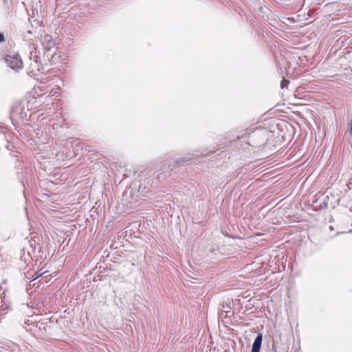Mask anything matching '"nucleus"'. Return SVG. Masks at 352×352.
<instances>
[{
    "mask_svg": "<svg viewBox=\"0 0 352 352\" xmlns=\"http://www.w3.org/2000/svg\"><path fill=\"white\" fill-rule=\"evenodd\" d=\"M270 135V132L265 128H257L248 133V143L253 147H261L265 145Z\"/></svg>",
    "mask_w": 352,
    "mask_h": 352,
    "instance_id": "obj_1",
    "label": "nucleus"
},
{
    "mask_svg": "<svg viewBox=\"0 0 352 352\" xmlns=\"http://www.w3.org/2000/svg\"><path fill=\"white\" fill-rule=\"evenodd\" d=\"M44 85L41 86V89H43L44 88Z\"/></svg>",
    "mask_w": 352,
    "mask_h": 352,
    "instance_id": "obj_11",
    "label": "nucleus"
},
{
    "mask_svg": "<svg viewBox=\"0 0 352 352\" xmlns=\"http://www.w3.org/2000/svg\"><path fill=\"white\" fill-rule=\"evenodd\" d=\"M263 340V335L258 333L253 342L251 352H260Z\"/></svg>",
    "mask_w": 352,
    "mask_h": 352,
    "instance_id": "obj_3",
    "label": "nucleus"
},
{
    "mask_svg": "<svg viewBox=\"0 0 352 352\" xmlns=\"http://www.w3.org/2000/svg\"><path fill=\"white\" fill-rule=\"evenodd\" d=\"M37 56H35V60L30 63V72L33 75H38L41 71V65L38 63Z\"/></svg>",
    "mask_w": 352,
    "mask_h": 352,
    "instance_id": "obj_4",
    "label": "nucleus"
},
{
    "mask_svg": "<svg viewBox=\"0 0 352 352\" xmlns=\"http://www.w3.org/2000/svg\"><path fill=\"white\" fill-rule=\"evenodd\" d=\"M42 275V273H38V272L35 273L34 276L32 277V280H36L38 277H40Z\"/></svg>",
    "mask_w": 352,
    "mask_h": 352,
    "instance_id": "obj_8",
    "label": "nucleus"
},
{
    "mask_svg": "<svg viewBox=\"0 0 352 352\" xmlns=\"http://www.w3.org/2000/svg\"><path fill=\"white\" fill-rule=\"evenodd\" d=\"M289 83V81L288 80L283 78L280 82V88L281 89L287 88Z\"/></svg>",
    "mask_w": 352,
    "mask_h": 352,
    "instance_id": "obj_7",
    "label": "nucleus"
},
{
    "mask_svg": "<svg viewBox=\"0 0 352 352\" xmlns=\"http://www.w3.org/2000/svg\"><path fill=\"white\" fill-rule=\"evenodd\" d=\"M192 159V157H184L177 158V160H174V161L176 164H182L184 162H187L191 160Z\"/></svg>",
    "mask_w": 352,
    "mask_h": 352,
    "instance_id": "obj_6",
    "label": "nucleus"
},
{
    "mask_svg": "<svg viewBox=\"0 0 352 352\" xmlns=\"http://www.w3.org/2000/svg\"><path fill=\"white\" fill-rule=\"evenodd\" d=\"M5 41V36L3 33H0V43Z\"/></svg>",
    "mask_w": 352,
    "mask_h": 352,
    "instance_id": "obj_9",
    "label": "nucleus"
},
{
    "mask_svg": "<svg viewBox=\"0 0 352 352\" xmlns=\"http://www.w3.org/2000/svg\"><path fill=\"white\" fill-rule=\"evenodd\" d=\"M28 34H32V31H31V30H28Z\"/></svg>",
    "mask_w": 352,
    "mask_h": 352,
    "instance_id": "obj_10",
    "label": "nucleus"
},
{
    "mask_svg": "<svg viewBox=\"0 0 352 352\" xmlns=\"http://www.w3.org/2000/svg\"><path fill=\"white\" fill-rule=\"evenodd\" d=\"M43 94H47L48 96H58L60 95L59 87L55 85L50 91H47Z\"/></svg>",
    "mask_w": 352,
    "mask_h": 352,
    "instance_id": "obj_5",
    "label": "nucleus"
},
{
    "mask_svg": "<svg viewBox=\"0 0 352 352\" xmlns=\"http://www.w3.org/2000/svg\"><path fill=\"white\" fill-rule=\"evenodd\" d=\"M5 61L7 65L13 69H19L22 67L23 65L21 59L19 57L18 55H7Z\"/></svg>",
    "mask_w": 352,
    "mask_h": 352,
    "instance_id": "obj_2",
    "label": "nucleus"
}]
</instances>
